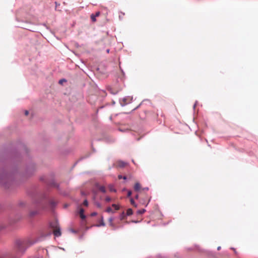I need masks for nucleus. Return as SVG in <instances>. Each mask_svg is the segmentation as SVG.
Segmentation results:
<instances>
[{
  "label": "nucleus",
  "mask_w": 258,
  "mask_h": 258,
  "mask_svg": "<svg viewBox=\"0 0 258 258\" xmlns=\"http://www.w3.org/2000/svg\"><path fill=\"white\" fill-rule=\"evenodd\" d=\"M50 226L53 230V233L55 236L58 237L61 235L60 227L56 221L51 223Z\"/></svg>",
  "instance_id": "f257e3e1"
},
{
  "label": "nucleus",
  "mask_w": 258,
  "mask_h": 258,
  "mask_svg": "<svg viewBox=\"0 0 258 258\" xmlns=\"http://www.w3.org/2000/svg\"><path fill=\"white\" fill-rule=\"evenodd\" d=\"M16 246L17 250L20 252H24L26 249L25 242L21 240H16Z\"/></svg>",
  "instance_id": "f03ea898"
},
{
  "label": "nucleus",
  "mask_w": 258,
  "mask_h": 258,
  "mask_svg": "<svg viewBox=\"0 0 258 258\" xmlns=\"http://www.w3.org/2000/svg\"><path fill=\"white\" fill-rule=\"evenodd\" d=\"M97 187L99 189V190L103 193H105L106 191V188L105 186L103 185H100L98 184H96Z\"/></svg>",
  "instance_id": "7ed1b4c3"
},
{
  "label": "nucleus",
  "mask_w": 258,
  "mask_h": 258,
  "mask_svg": "<svg viewBox=\"0 0 258 258\" xmlns=\"http://www.w3.org/2000/svg\"><path fill=\"white\" fill-rule=\"evenodd\" d=\"M141 188V185L139 182H136L134 185V189L136 191H139Z\"/></svg>",
  "instance_id": "20e7f679"
},
{
  "label": "nucleus",
  "mask_w": 258,
  "mask_h": 258,
  "mask_svg": "<svg viewBox=\"0 0 258 258\" xmlns=\"http://www.w3.org/2000/svg\"><path fill=\"white\" fill-rule=\"evenodd\" d=\"M7 180V176L5 175H2L0 176V184H3Z\"/></svg>",
  "instance_id": "39448f33"
},
{
  "label": "nucleus",
  "mask_w": 258,
  "mask_h": 258,
  "mask_svg": "<svg viewBox=\"0 0 258 258\" xmlns=\"http://www.w3.org/2000/svg\"><path fill=\"white\" fill-rule=\"evenodd\" d=\"M84 210L82 208H81L80 209V211H79V214H80V216L81 217V218L82 219H85V218H86V216H85V215L84 214Z\"/></svg>",
  "instance_id": "423d86ee"
},
{
  "label": "nucleus",
  "mask_w": 258,
  "mask_h": 258,
  "mask_svg": "<svg viewBox=\"0 0 258 258\" xmlns=\"http://www.w3.org/2000/svg\"><path fill=\"white\" fill-rule=\"evenodd\" d=\"M150 200V197H147L146 200L143 201V202H141V203L145 205L146 206H147L149 203Z\"/></svg>",
  "instance_id": "0eeeda50"
},
{
  "label": "nucleus",
  "mask_w": 258,
  "mask_h": 258,
  "mask_svg": "<svg viewBox=\"0 0 258 258\" xmlns=\"http://www.w3.org/2000/svg\"><path fill=\"white\" fill-rule=\"evenodd\" d=\"M125 165H126V163L122 161H119L117 163L118 166H119L120 167H123L125 166Z\"/></svg>",
  "instance_id": "6e6552de"
},
{
  "label": "nucleus",
  "mask_w": 258,
  "mask_h": 258,
  "mask_svg": "<svg viewBox=\"0 0 258 258\" xmlns=\"http://www.w3.org/2000/svg\"><path fill=\"white\" fill-rule=\"evenodd\" d=\"M133 210L131 209H128L126 211V215L130 216L133 214Z\"/></svg>",
  "instance_id": "1a4fd4ad"
},
{
  "label": "nucleus",
  "mask_w": 258,
  "mask_h": 258,
  "mask_svg": "<svg viewBox=\"0 0 258 258\" xmlns=\"http://www.w3.org/2000/svg\"><path fill=\"white\" fill-rule=\"evenodd\" d=\"M112 207H113L115 211L118 210L119 209V206L116 204H112Z\"/></svg>",
  "instance_id": "9d476101"
},
{
  "label": "nucleus",
  "mask_w": 258,
  "mask_h": 258,
  "mask_svg": "<svg viewBox=\"0 0 258 258\" xmlns=\"http://www.w3.org/2000/svg\"><path fill=\"white\" fill-rule=\"evenodd\" d=\"M106 212L107 213H114V211L110 207L107 208V209H106Z\"/></svg>",
  "instance_id": "9b49d317"
},
{
  "label": "nucleus",
  "mask_w": 258,
  "mask_h": 258,
  "mask_svg": "<svg viewBox=\"0 0 258 258\" xmlns=\"http://www.w3.org/2000/svg\"><path fill=\"white\" fill-rule=\"evenodd\" d=\"M146 211V210L144 209H143L142 210H138L137 211V214L138 215H141V214H143V213H144Z\"/></svg>",
  "instance_id": "f8f14e48"
},
{
  "label": "nucleus",
  "mask_w": 258,
  "mask_h": 258,
  "mask_svg": "<svg viewBox=\"0 0 258 258\" xmlns=\"http://www.w3.org/2000/svg\"><path fill=\"white\" fill-rule=\"evenodd\" d=\"M91 19L93 22H95L96 21V17L93 14H91Z\"/></svg>",
  "instance_id": "ddd939ff"
},
{
  "label": "nucleus",
  "mask_w": 258,
  "mask_h": 258,
  "mask_svg": "<svg viewBox=\"0 0 258 258\" xmlns=\"http://www.w3.org/2000/svg\"><path fill=\"white\" fill-rule=\"evenodd\" d=\"M113 219L112 218H110L109 219V224L112 227H114V224L113 223Z\"/></svg>",
  "instance_id": "4468645a"
},
{
  "label": "nucleus",
  "mask_w": 258,
  "mask_h": 258,
  "mask_svg": "<svg viewBox=\"0 0 258 258\" xmlns=\"http://www.w3.org/2000/svg\"><path fill=\"white\" fill-rule=\"evenodd\" d=\"M130 202H131V204H132L133 206H134V207H137V205L136 204V203H135V202L134 200L133 199H131V200H130Z\"/></svg>",
  "instance_id": "2eb2a0df"
},
{
  "label": "nucleus",
  "mask_w": 258,
  "mask_h": 258,
  "mask_svg": "<svg viewBox=\"0 0 258 258\" xmlns=\"http://www.w3.org/2000/svg\"><path fill=\"white\" fill-rule=\"evenodd\" d=\"M125 216V215L124 213V212H122V213H121V214L120 215V220H122V219H123L124 218Z\"/></svg>",
  "instance_id": "dca6fc26"
},
{
  "label": "nucleus",
  "mask_w": 258,
  "mask_h": 258,
  "mask_svg": "<svg viewBox=\"0 0 258 258\" xmlns=\"http://www.w3.org/2000/svg\"><path fill=\"white\" fill-rule=\"evenodd\" d=\"M109 190L111 191L116 192V190L113 188L112 185L109 186Z\"/></svg>",
  "instance_id": "f3484780"
},
{
  "label": "nucleus",
  "mask_w": 258,
  "mask_h": 258,
  "mask_svg": "<svg viewBox=\"0 0 258 258\" xmlns=\"http://www.w3.org/2000/svg\"><path fill=\"white\" fill-rule=\"evenodd\" d=\"M105 201L106 202H110L111 201V199L110 197H107L105 198Z\"/></svg>",
  "instance_id": "a211bd4d"
},
{
  "label": "nucleus",
  "mask_w": 258,
  "mask_h": 258,
  "mask_svg": "<svg viewBox=\"0 0 258 258\" xmlns=\"http://www.w3.org/2000/svg\"><path fill=\"white\" fill-rule=\"evenodd\" d=\"M6 227L5 225L4 224H1L0 225V231L2 230L3 229H5Z\"/></svg>",
  "instance_id": "6ab92c4d"
},
{
  "label": "nucleus",
  "mask_w": 258,
  "mask_h": 258,
  "mask_svg": "<svg viewBox=\"0 0 258 258\" xmlns=\"http://www.w3.org/2000/svg\"><path fill=\"white\" fill-rule=\"evenodd\" d=\"M83 205L86 206H87L88 205V202L87 200H85L84 201Z\"/></svg>",
  "instance_id": "aec40b11"
},
{
  "label": "nucleus",
  "mask_w": 258,
  "mask_h": 258,
  "mask_svg": "<svg viewBox=\"0 0 258 258\" xmlns=\"http://www.w3.org/2000/svg\"><path fill=\"white\" fill-rule=\"evenodd\" d=\"M118 177L119 179H121V178H123V179H126V176H122L120 175H118Z\"/></svg>",
  "instance_id": "412c9836"
},
{
  "label": "nucleus",
  "mask_w": 258,
  "mask_h": 258,
  "mask_svg": "<svg viewBox=\"0 0 258 258\" xmlns=\"http://www.w3.org/2000/svg\"><path fill=\"white\" fill-rule=\"evenodd\" d=\"M118 92V91H117V90H115V91L111 90V93L113 94H116V93H117Z\"/></svg>",
  "instance_id": "4be33fe9"
},
{
  "label": "nucleus",
  "mask_w": 258,
  "mask_h": 258,
  "mask_svg": "<svg viewBox=\"0 0 258 258\" xmlns=\"http://www.w3.org/2000/svg\"><path fill=\"white\" fill-rule=\"evenodd\" d=\"M132 195V191L131 190H128L127 192V197H130Z\"/></svg>",
  "instance_id": "5701e85b"
},
{
  "label": "nucleus",
  "mask_w": 258,
  "mask_h": 258,
  "mask_svg": "<svg viewBox=\"0 0 258 258\" xmlns=\"http://www.w3.org/2000/svg\"><path fill=\"white\" fill-rule=\"evenodd\" d=\"M100 14V12H97L95 14H94V15L96 17H98Z\"/></svg>",
  "instance_id": "b1692460"
},
{
  "label": "nucleus",
  "mask_w": 258,
  "mask_h": 258,
  "mask_svg": "<svg viewBox=\"0 0 258 258\" xmlns=\"http://www.w3.org/2000/svg\"><path fill=\"white\" fill-rule=\"evenodd\" d=\"M66 80L62 79V80H59V84H62L63 82H66Z\"/></svg>",
  "instance_id": "393cba45"
},
{
  "label": "nucleus",
  "mask_w": 258,
  "mask_h": 258,
  "mask_svg": "<svg viewBox=\"0 0 258 258\" xmlns=\"http://www.w3.org/2000/svg\"><path fill=\"white\" fill-rule=\"evenodd\" d=\"M96 215H97V213H96V212H93V213H92L91 214V216H96Z\"/></svg>",
  "instance_id": "a878e982"
},
{
  "label": "nucleus",
  "mask_w": 258,
  "mask_h": 258,
  "mask_svg": "<svg viewBox=\"0 0 258 258\" xmlns=\"http://www.w3.org/2000/svg\"><path fill=\"white\" fill-rule=\"evenodd\" d=\"M29 114V111L28 110H26L25 112V114L26 115H28Z\"/></svg>",
  "instance_id": "bb28decb"
},
{
  "label": "nucleus",
  "mask_w": 258,
  "mask_h": 258,
  "mask_svg": "<svg viewBox=\"0 0 258 258\" xmlns=\"http://www.w3.org/2000/svg\"><path fill=\"white\" fill-rule=\"evenodd\" d=\"M149 188L148 187H146L143 189V190H148Z\"/></svg>",
  "instance_id": "cd10ccee"
},
{
  "label": "nucleus",
  "mask_w": 258,
  "mask_h": 258,
  "mask_svg": "<svg viewBox=\"0 0 258 258\" xmlns=\"http://www.w3.org/2000/svg\"><path fill=\"white\" fill-rule=\"evenodd\" d=\"M101 225H102V226H104L105 225V224H104V222L103 221V220H102V222L101 223Z\"/></svg>",
  "instance_id": "c85d7f7f"
},
{
  "label": "nucleus",
  "mask_w": 258,
  "mask_h": 258,
  "mask_svg": "<svg viewBox=\"0 0 258 258\" xmlns=\"http://www.w3.org/2000/svg\"><path fill=\"white\" fill-rule=\"evenodd\" d=\"M126 98L123 99V101H124V103H125V104H126V103H127V102H126Z\"/></svg>",
  "instance_id": "c756f323"
},
{
  "label": "nucleus",
  "mask_w": 258,
  "mask_h": 258,
  "mask_svg": "<svg viewBox=\"0 0 258 258\" xmlns=\"http://www.w3.org/2000/svg\"><path fill=\"white\" fill-rule=\"evenodd\" d=\"M138 198H139V195H137L136 196V197H135V198H136V199H138Z\"/></svg>",
  "instance_id": "7c9ffc66"
},
{
  "label": "nucleus",
  "mask_w": 258,
  "mask_h": 258,
  "mask_svg": "<svg viewBox=\"0 0 258 258\" xmlns=\"http://www.w3.org/2000/svg\"><path fill=\"white\" fill-rule=\"evenodd\" d=\"M97 206H98V207H101V205H100V204H97Z\"/></svg>",
  "instance_id": "2f4dec72"
},
{
  "label": "nucleus",
  "mask_w": 258,
  "mask_h": 258,
  "mask_svg": "<svg viewBox=\"0 0 258 258\" xmlns=\"http://www.w3.org/2000/svg\"><path fill=\"white\" fill-rule=\"evenodd\" d=\"M217 249H218V250H220L221 249V247L220 246L218 247Z\"/></svg>",
  "instance_id": "473e14b6"
},
{
  "label": "nucleus",
  "mask_w": 258,
  "mask_h": 258,
  "mask_svg": "<svg viewBox=\"0 0 258 258\" xmlns=\"http://www.w3.org/2000/svg\"><path fill=\"white\" fill-rule=\"evenodd\" d=\"M34 214H35V213H31V215H34Z\"/></svg>",
  "instance_id": "72a5a7b5"
},
{
  "label": "nucleus",
  "mask_w": 258,
  "mask_h": 258,
  "mask_svg": "<svg viewBox=\"0 0 258 258\" xmlns=\"http://www.w3.org/2000/svg\"><path fill=\"white\" fill-rule=\"evenodd\" d=\"M0 258H2L1 257H0Z\"/></svg>",
  "instance_id": "f704fd0d"
}]
</instances>
